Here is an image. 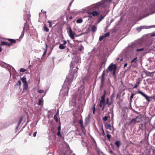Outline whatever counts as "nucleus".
I'll use <instances>...</instances> for the list:
<instances>
[{
    "instance_id": "36",
    "label": "nucleus",
    "mask_w": 155,
    "mask_h": 155,
    "mask_svg": "<svg viewBox=\"0 0 155 155\" xmlns=\"http://www.w3.org/2000/svg\"><path fill=\"white\" fill-rule=\"evenodd\" d=\"M107 118H108V117L107 116H105L103 118V120L104 121H105L107 120Z\"/></svg>"
},
{
    "instance_id": "57",
    "label": "nucleus",
    "mask_w": 155,
    "mask_h": 155,
    "mask_svg": "<svg viewBox=\"0 0 155 155\" xmlns=\"http://www.w3.org/2000/svg\"><path fill=\"white\" fill-rule=\"evenodd\" d=\"M102 130H103V133H102V134L103 135H104L105 133H104V130H103V128H102Z\"/></svg>"
},
{
    "instance_id": "24",
    "label": "nucleus",
    "mask_w": 155,
    "mask_h": 155,
    "mask_svg": "<svg viewBox=\"0 0 155 155\" xmlns=\"http://www.w3.org/2000/svg\"><path fill=\"white\" fill-rule=\"evenodd\" d=\"M44 31L46 32H48L49 31V29L45 26V25L44 24Z\"/></svg>"
},
{
    "instance_id": "42",
    "label": "nucleus",
    "mask_w": 155,
    "mask_h": 155,
    "mask_svg": "<svg viewBox=\"0 0 155 155\" xmlns=\"http://www.w3.org/2000/svg\"><path fill=\"white\" fill-rule=\"evenodd\" d=\"M38 92L39 93H43L44 92V91L42 90H39L38 91Z\"/></svg>"
},
{
    "instance_id": "3",
    "label": "nucleus",
    "mask_w": 155,
    "mask_h": 155,
    "mask_svg": "<svg viewBox=\"0 0 155 155\" xmlns=\"http://www.w3.org/2000/svg\"><path fill=\"white\" fill-rule=\"evenodd\" d=\"M105 105L106 102L105 100V95H104L101 97L99 104V107H102V110H104Z\"/></svg>"
},
{
    "instance_id": "47",
    "label": "nucleus",
    "mask_w": 155,
    "mask_h": 155,
    "mask_svg": "<svg viewBox=\"0 0 155 155\" xmlns=\"http://www.w3.org/2000/svg\"><path fill=\"white\" fill-rule=\"evenodd\" d=\"M37 132H35L33 134V136L34 137H35L36 135Z\"/></svg>"
},
{
    "instance_id": "13",
    "label": "nucleus",
    "mask_w": 155,
    "mask_h": 155,
    "mask_svg": "<svg viewBox=\"0 0 155 155\" xmlns=\"http://www.w3.org/2000/svg\"><path fill=\"white\" fill-rule=\"evenodd\" d=\"M90 121L89 116H88L87 117L85 118V124L86 125L88 124Z\"/></svg>"
},
{
    "instance_id": "6",
    "label": "nucleus",
    "mask_w": 155,
    "mask_h": 155,
    "mask_svg": "<svg viewBox=\"0 0 155 155\" xmlns=\"http://www.w3.org/2000/svg\"><path fill=\"white\" fill-rule=\"evenodd\" d=\"M68 29H69V32H68L69 36L71 39H74L75 38V33L72 31L71 27H69Z\"/></svg>"
},
{
    "instance_id": "50",
    "label": "nucleus",
    "mask_w": 155,
    "mask_h": 155,
    "mask_svg": "<svg viewBox=\"0 0 155 155\" xmlns=\"http://www.w3.org/2000/svg\"><path fill=\"white\" fill-rule=\"evenodd\" d=\"M138 85H137V84H136V85H135L134 86V87H133V88H136L138 86Z\"/></svg>"
},
{
    "instance_id": "46",
    "label": "nucleus",
    "mask_w": 155,
    "mask_h": 155,
    "mask_svg": "<svg viewBox=\"0 0 155 155\" xmlns=\"http://www.w3.org/2000/svg\"><path fill=\"white\" fill-rule=\"evenodd\" d=\"M46 51H47L46 50L45 51H44V52L42 54L43 57L45 55V54H46Z\"/></svg>"
},
{
    "instance_id": "31",
    "label": "nucleus",
    "mask_w": 155,
    "mask_h": 155,
    "mask_svg": "<svg viewBox=\"0 0 155 155\" xmlns=\"http://www.w3.org/2000/svg\"><path fill=\"white\" fill-rule=\"evenodd\" d=\"M136 94V92L135 93H132L131 94V96L130 97V100H132L134 96Z\"/></svg>"
},
{
    "instance_id": "33",
    "label": "nucleus",
    "mask_w": 155,
    "mask_h": 155,
    "mask_svg": "<svg viewBox=\"0 0 155 155\" xmlns=\"http://www.w3.org/2000/svg\"><path fill=\"white\" fill-rule=\"evenodd\" d=\"M81 129L82 130V131H84V130H85V128H84L83 124L81 125Z\"/></svg>"
},
{
    "instance_id": "39",
    "label": "nucleus",
    "mask_w": 155,
    "mask_h": 155,
    "mask_svg": "<svg viewBox=\"0 0 155 155\" xmlns=\"http://www.w3.org/2000/svg\"><path fill=\"white\" fill-rule=\"evenodd\" d=\"M143 49H144L143 48H140V49H137L136 50V51H143Z\"/></svg>"
},
{
    "instance_id": "14",
    "label": "nucleus",
    "mask_w": 155,
    "mask_h": 155,
    "mask_svg": "<svg viewBox=\"0 0 155 155\" xmlns=\"http://www.w3.org/2000/svg\"><path fill=\"white\" fill-rule=\"evenodd\" d=\"M97 27L95 25L92 26L91 27V30L92 32H94L96 31Z\"/></svg>"
},
{
    "instance_id": "53",
    "label": "nucleus",
    "mask_w": 155,
    "mask_h": 155,
    "mask_svg": "<svg viewBox=\"0 0 155 155\" xmlns=\"http://www.w3.org/2000/svg\"><path fill=\"white\" fill-rule=\"evenodd\" d=\"M151 73H150V72H148L147 73V74L148 75V76H150V74H151Z\"/></svg>"
},
{
    "instance_id": "62",
    "label": "nucleus",
    "mask_w": 155,
    "mask_h": 155,
    "mask_svg": "<svg viewBox=\"0 0 155 155\" xmlns=\"http://www.w3.org/2000/svg\"><path fill=\"white\" fill-rule=\"evenodd\" d=\"M2 51V49L0 47V52Z\"/></svg>"
},
{
    "instance_id": "29",
    "label": "nucleus",
    "mask_w": 155,
    "mask_h": 155,
    "mask_svg": "<svg viewBox=\"0 0 155 155\" xmlns=\"http://www.w3.org/2000/svg\"><path fill=\"white\" fill-rule=\"evenodd\" d=\"M82 21V20L80 18L77 20L76 22L77 23H81Z\"/></svg>"
},
{
    "instance_id": "15",
    "label": "nucleus",
    "mask_w": 155,
    "mask_h": 155,
    "mask_svg": "<svg viewBox=\"0 0 155 155\" xmlns=\"http://www.w3.org/2000/svg\"><path fill=\"white\" fill-rule=\"evenodd\" d=\"M43 99H40L38 100V104L40 106H43Z\"/></svg>"
},
{
    "instance_id": "26",
    "label": "nucleus",
    "mask_w": 155,
    "mask_h": 155,
    "mask_svg": "<svg viewBox=\"0 0 155 155\" xmlns=\"http://www.w3.org/2000/svg\"><path fill=\"white\" fill-rule=\"evenodd\" d=\"M137 57H136V58H135L133 60H132L131 61V63H132L134 62L135 63H136L137 61Z\"/></svg>"
},
{
    "instance_id": "23",
    "label": "nucleus",
    "mask_w": 155,
    "mask_h": 155,
    "mask_svg": "<svg viewBox=\"0 0 155 155\" xmlns=\"http://www.w3.org/2000/svg\"><path fill=\"white\" fill-rule=\"evenodd\" d=\"M115 144L118 147H119L120 145V142L119 141H117L115 142Z\"/></svg>"
},
{
    "instance_id": "17",
    "label": "nucleus",
    "mask_w": 155,
    "mask_h": 155,
    "mask_svg": "<svg viewBox=\"0 0 155 155\" xmlns=\"http://www.w3.org/2000/svg\"><path fill=\"white\" fill-rule=\"evenodd\" d=\"M123 59V58L121 57L120 58H118L116 59L115 61H117V63H119L122 61Z\"/></svg>"
},
{
    "instance_id": "18",
    "label": "nucleus",
    "mask_w": 155,
    "mask_h": 155,
    "mask_svg": "<svg viewBox=\"0 0 155 155\" xmlns=\"http://www.w3.org/2000/svg\"><path fill=\"white\" fill-rule=\"evenodd\" d=\"M65 48L66 46L63 44H60L59 46V48L61 49H64Z\"/></svg>"
},
{
    "instance_id": "22",
    "label": "nucleus",
    "mask_w": 155,
    "mask_h": 155,
    "mask_svg": "<svg viewBox=\"0 0 155 155\" xmlns=\"http://www.w3.org/2000/svg\"><path fill=\"white\" fill-rule=\"evenodd\" d=\"M58 115H54V119L57 122H58Z\"/></svg>"
},
{
    "instance_id": "40",
    "label": "nucleus",
    "mask_w": 155,
    "mask_h": 155,
    "mask_svg": "<svg viewBox=\"0 0 155 155\" xmlns=\"http://www.w3.org/2000/svg\"><path fill=\"white\" fill-rule=\"evenodd\" d=\"M48 23H49V27H52V24L51 22L50 21H48Z\"/></svg>"
},
{
    "instance_id": "34",
    "label": "nucleus",
    "mask_w": 155,
    "mask_h": 155,
    "mask_svg": "<svg viewBox=\"0 0 155 155\" xmlns=\"http://www.w3.org/2000/svg\"><path fill=\"white\" fill-rule=\"evenodd\" d=\"M104 38V37L103 35L100 36L99 38V41H101Z\"/></svg>"
},
{
    "instance_id": "49",
    "label": "nucleus",
    "mask_w": 155,
    "mask_h": 155,
    "mask_svg": "<svg viewBox=\"0 0 155 155\" xmlns=\"http://www.w3.org/2000/svg\"><path fill=\"white\" fill-rule=\"evenodd\" d=\"M58 131H60V130H61V129L60 126H59L58 127Z\"/></svg>"
},
{
    "instance_id": "16",
    "label": "nucleus",
    "mask_w": 155,
    "mask_h": 155,
    "mask_svg": "<svg viewBox=\"0 0 155 155\" xmlns=\"http://www.w3.org/2000/svg\"><path fill=\"white\" fill-rule=\"evenodd\" d=\"M112 0H103L101 1L102 4H106L108 2H110Z\"/></svg>"
},
{
    "instance_id": "61",
    "label": "nucleus",
    "mask_w": 155,
    "mask_h": 155,
    "mask_svg": "<svg viewBox=\"0 0 155 155\" xmlns=\"http://www.w3.org/2000/svg\"><path fill=\"white\" fill-rule=\"evenodd\" d=\"M24 31H23V32H22V33L21 34V36H23L24 35Z\"/></svg>"
},
{
    "instance_id": "9",
    "label": "nucleus",
    "mask_w": 155,
    "mask_h": 155,
    "mask_svg": "<svg viewBox=\"0 0 155 155\" xmlns=\"http://www.w3.org/2000/svg\"><path fill=\"white\" fill-rule=\"evenodd\" d=\"M106 128L107 129L110 130L113 132L114 130V128L113 126H112L110 124H107L105 126Z\"/></svg>"
},
{
    "instance_id": "25",
    "label": "nucleus",
    "mask_w": 155,
    "mask_h": 155,
    "mask_svg": "<svg viewBox=\"0 0 155 155\" xmlns=\"http://www.w3.org/2000/svg\"><path fill=\"white\" fill-rule=\"evenodd\" d=\"M84 48L82 45H81L78 48V50L80 51H81L84 49Z\"/></svg>"
},
{
    "instance_id": "52",
    "label": "nucleus",
    "mask_w": 155,
    "mask_h": 155,
    "mask_svg": "<svg viewBox=\"0 0 155 155\" xmlns=\"http://www.w3.org/2000/svg\"><path fill=\"white\" fill-rule=\"evenodd\" d=\"M68 90H69V87H68V90H67V92H66V93H65V94H68Z\"/></svg>"
},
{
    "instance_id": "43",
    "label": "nucleus",
    "mask_w": 155,
    "mask_h": 155,
    "mask_svg": "<svg viewBox=\"0 0 155 155\" xmlns=\"http://www.w3.org/2000/svg\"><path fill=\"white\" fill-rule=\"evenodd\" d=\"M57 135L58 136H59L60 137H61V134L60 131H58V132L57 133Z\"/></svg>"
},
{
    "instance_id": "55",
    "label": "nucleus",
    "mask_w": 155,
    "mask_h": 155,
    "mask_svg": "<svg viewBox=\"0 0 155 155\" xmlns=\"http://www.w3.org/2000/svg\"><path fill=\"white\" fill-rule=\"evenodd\" d=\"M58 111H59V110H57V111L56 113L55 114V115H58Z\"/></svg>"
},
{
    "instance_id": "38",
    "label": "nucleus",
    "mask_w": 155,
    "mask_h": 155,
    "mask_svg": "<svg viewBox=\"0 0 155 155\" xmlns=\"http://www.w3.org/2000/svg\"><path fill=\"white\" fill-rule=\"evenodd\" d=\"M111 135L109 134H107V137L108 139L109 140H110V137H111Z\"/></svg>"
},
{
    "instance_id": "11",
    "label": "nucleus",
    "mask_w": 155,
    "mask_h": 155,
    "mask_svg": "<svg viewBox=\"0 0 155 155\" xmlns=\"http://www.w3.org/2000/svg\"><path fill=\"white\" fill-rule=\"evenodd\" d=\"M104 71L101 75V84L102 86L104 84V76H105Z\"/></svg>"
},
{
    "instance_id": "5",
    "label": "nucleus",
    "mask_w": 155,
    "mask_h": 155,
    "mask_svg": "<svg viewBox=\"0 0 155 155\" xmlns=\"http://www.w3.org/2000/svg\"><path fill=\"white\" fill-rule=\"evenodd\" d=\"M21 80L23 83V92H25L27 90L28 87V84L26 80V78L25 77H23Z\"/></svg>"
},
{
    "instance_id": "10",
    "label": "nucleus",
    "mask_w": 155,
    "mask_h": 155,
    "mask_svg": "<svg viewBox=\"0 0 155 155\" xmlns=\"http://www.w3.org/2000/svg\"><path fill=\"white\" fill-rule=\"evenodd\" d=\"M93 11L92 12H88V14L89 15H92L94 16H97L100 13V12L97 11Z\"/></svg>"
},
{
    "instance_id": "30",
    "label": "nucleus",
    "mask_w": 155,
    "mask_h": 155,
    "mask_svg": "<svg viewBox=\"0 0 155 155\" xmlns=\"http://www.w3.org/2000/svg\"><path fill=\"white\" fill-rule=\"evenodd\" d=\"M110 32H107L106 33H105V34H104L103 35V36H104V38H105L106 37L109 36L110 35Z\"/></svg>"
},
{
    "instance_id": "63",
    "label": "nucleus",
    "mask_w": 155,
    "mask_h": 155,
    "mask_svg": "<svg viewBox=\"0 0 155 155\" xmlns=\"http://www.w3.org/2000/svg\"><path fill=\"white\" fill-rule=\"evenodd\" d=\"M80 35H77L76 36V37H78V36H79Z\"/></svg>"
},
{
    "instance_id": "7",
    "label": "nucleus",
    "mask_w": 155,
    "mask_h": 155,
    "mask_svg": "<svg viewBox=\"0 0 155 155\" xmlns=\"http://www.w3.org/2000/svg\"><path fill=\"white\" fill-rule=\"evenodd\" d=\"M101 5H99L97 4H96L92 5L91 6H89L88 8L90 11H94L96 10L100 5L101 6Z\"/></svg>"
},
{
    "instance_id": "1",
    "label": "nucleus",
    "mask_w": 155,
    "mask_h": 155,
    "mask_svg": "<svg viewBox=\"0 0 155 155\" xmlns=\"http://www.w3.org/2000/svg\"><path fill=\"white\" fill-rule=\"evenodd\" d=\"M79 60V57L78 56H76L71 62L70 65V73L67 76L66 79L64 82V84L70 85L74 77L75 76H77V71L78 70V66Z\"/></svg>"
},
{
    "instance_id": "19",
    "label": "nucleus",
    "mask_w": 155,
    "mask_h": 155,
    "mask_svg": "<svg viewBox=\"0 0 155 155\" xmlns=\"http://www.w3.org/2000/svg\"><path fill=\"white\" fill-rule=\"evenodd\" d=\"M22 117H20V120L18 122V125L16 127V129H17L18 128L20 124L21 123L22 120Z\"/></svg>"
},
{
    "instance_id": "32",
    "label": "nucleus",
    "mask_w": 155,
    "mask_h": 155,
    "mask_svg": "<svg viewBox=\"0 0 155 155\" xmlns=\"http://www.w3.org/2000/svg\"><path fill=\"white\" fill-rule=\"evenodd\" d=\"M104 18V16H103L102 15H101L100 17L98 18V23H99L102 19Z\"/></svg>"
},
{
    "instance_id": "64",
    "label": "nucleus",
    "mask_w": 155,
    "mask_h": 155,
    "mask_svg": "<svg viewBox=\"0 0 155 155\" xmlns=\"http://www.w3.org/2000/svg\"><path fill=\"white\" fill-rule=\"evenodd\" d=\"M47 46H48L47 45V44H46V48H47Z\"/></svg>"
},
{
    "instance_id": "58",
    "label": "nucleus",
    "mask_w": 155,
    "mask_h": 155,
    "mask_svg": "<svg viewBox=\"0 0 155 155\" xmlns=\"http://www.w3.org/2000/svg\"><path fill=\"white\" fill-rule=\"evenodd\" d=\"M78 41V42H81V41H78V40H74V41Z\"/></svg>"
},
{
    "instance_id": "54",
    "label": "nucleus",
    "mask_w": 155,
    "mask_h": 155,
    "mask_svg": "<svg viewBox=\"0 0 155 155\" xmlns=\"http://www.w3.org/2000/svg\"><path fill=\"white\" fill-rule=\"evenodd\" d=\"M155 27V26L153 25V26H151L149 27L148 28H151L152 27Z\"/></svg>"
},
{
    "instance_id": "44",
    "label": "nucleus",
    "mask_w": 155,
    "mask_h": 155,
    "mask_svg": "<svg viewBox=\"0 0 155 155\" xmlns=\"http://www.w3.org/2000/svg\"><path fill=\"white\" fill-rule=\"evenodd\" d=\"M141 28H137L136 29L137 31H138L139 32L141 31Z\"/></svg>"
},
{
    "instance_id": "48",
    "label": "nucleus",
    "mask_w": 155,
    "mask_h": 155,
    "mask_svg": "<svg viewBox=\"0 0 155 155\" xmlns=\"http://www.w3.org/2000/svg\"><path fill=\"white\" fill-rule=\"evenodd\" d=\"M67 43V42L66 41H63V43L62 44L63 45H65Z\"/></svg>"
},
{
    "instance_id": "41",
    "label": "nucleus",
    "mask_w": 155,
    "mask_h": 155,
    "mask_svg": "<svg viewBox=\"0 0 155 155\" xmlns=\"http://www.w3.org/2000/svg\"><path fill=\"white\" fill-rule=\"evenodd\" d=\"M108 100H109V99L108 98H107V100L106 104H108V106H109L111 104L110 103H108Z\"/></svg>"
},
{
    "instance_id": "8",
    "label": "nucleus",
    "mask_w": 155,
    "mask_h": 155,
    "mask_svg": "<svg viewBox=\"0 0 155 155\" xmlns=\"http://www.w3.org/2000/svg\"><path fill=\"white\" fill-rule=\"evenodd\" d=\"M137 93L143 96V97H145L147 101L149 102H150V100L149 99V97L146 94L140 91H137Z\"/></svg>"
},
{
    "instance_id": "45",
    "label": "nucleus",
    "mask_w": 155,
    "mask_h": 155,
    "mask_svg": "<svg viewBox=\"0 0 155 155\" xmlns=\"http://www.w3.org/2000/svg\"><path fill=\"white\" fill-rule=\"evenodd\" d=\"M79 123L80 124V125L83 124V121L82 120H80L79 121Z\"/></svg>"
},
{
    "instance_id": "59",
    "label": "nucleus",
    "mask_w": 155,
    "mask_h": 155,
    "mask_svg": "<svg viewBox=\"0 0 155 155\" xmlns=\"http://www.w3.org/2000/svg\"><path fill=\"white\" fill-rule=\"evenodd\" d=\"M152 36H155V33L151 35Z\"/></svg>"
},
{
    "instance_id": "51",
    "label": "nucleus",
    "mask_w": 155,
    "mask_h": 155,
    "mask_svg": "<svg viewBox=\"0 0 155 155\" xmlns=\"http://www.w3.org/2000/svg\"><path fill=\"white\" fill-rule=\"evenodd\" d=\"M110 153L112 154V155H116L115 153H113L112 151H110Z\"/></svg>"
},
{
    "instance_id": "4",
    "label": "nucleus",
    "mask_w": 155,
    "mask_h": 155,
    "mask_svg": "<svg viewBox=\"0 0 155 155\" xmlns=\"http://www.w3.org/2000/svg\"><path fill=\"white\" fill-rule=\"evenodd\" d=\"M8 41L10 43H8L5 41H2L1 44V45H6L8 46H10L12 45L13 43H15L16 41L14 39H8Z\"/></svg>"
},
{
    "instance_id": "27",
    "label": "nucleus",
    "mask_w": 155,
    "mask_h": 155,
    "mask_svg": "<svg viewBox=\"0 0 155 155\" xmlns=\"http://www.w3.org/2000/svg\"><path fill=\"white\" fill-rule=\"evenodd\" d=\"M21 81H19L16 84V86L20 87L21 85Z\"/></svg>"
},
{
    "instance_id": "37",
    "label": "nucleus",
    "mask_w": 155,
    "mask_h": 155,
    "mask_svg": "<svg viewBox=\"0 0 155 155\" xmlns=\"http://www.w3.org/2000/svg\"><path fill=\"white\" fill-rule=\"evenodd\" d=\"M95 104H94V106L92 108V110H93V113L94 114H95Z\"/></svg>"
},
{
    "instance_id": "12",
    "label": "nucleus",
    "mask_w": 155,
    "mask_h": 155,
    "mask_svg": "<svg viewBox=\"0 0 155 155\" xmlns=\"http://www.w3.org/2000/svg\"><path fill=\"white\" fill-rule=\"evenodd\" d=\"M136 120L135 118H133L132 119L130 122V125H134V124L135 123H137V122H136Z\"/></svg>"
},
{
    "instance_id": "20",
    "label": "nucleus",
    "mask_w": 155,
    "mask_h": 155,
    "mask_svg": "<svg viewBox=\"0 0 155 155\" xmlns=\"http://www.w3.org/2000/svg\"><path fill=\"white\" fill-rule=\"evenodd\" d=\"M141 81V79L140 78H138L137 80L136 84L137 85H139Z\"/></svg>"
},
{
    "instance_id": "56",
    "label": "nucleus",
    "mask_w": 155,
    "mask_h": 155,
    "mask_svg": "<svg viewBox=\"0 0 155 155\" xmlns=\"http://www.w3.org/2000/svg\"><path fill=\"white\" fill-rule=\"evenodd\" d=\"M127 66V63H125L124 64V67H126Z\"/></svg>"
},
{
    "instance_id": "60",
    "label": "nucleus",
    "mask_w": 155,
    "mask_h": 155,
    "mask_svg": "<svg viewBox=\"0 0 155 155\" xmlns=\"http://www.w3.org/2000/svg\"><path fill=\"white\" fill-rule=\"evenodd\" d=\"M63 91V88L62 89H61V92H62Z\"/></svg>"
},
{
    "instance_id": "21",
    "label": "nucleus",
    "mask_w": 155,
    "mask_h": 155,
    "mask_svg": "<svg viewBox=\"0 0 155 155\" xmlns=\"http://www.w3.org/2000/svg\"><path fill=\"white\" fill-rule=\"evenodd\" d=\"M136 121L137 122V123L140 122L141 120V119L138 117H136Z\"/></svg>"
},
{
    "instance_id": "28",
    "label": "nucleus",
    "mask_w": 155,
    "mask_h": 155,
    "mask_svg": "<svg viewBox=\"0 0 155 155\" xmlns=\"http://www.w3.org/2000/svg\"><path fill=\"white\" fill-rule=\"evenodd\" d=\"M143 124H140L139 125V128L141 129V130H143Z\"/></svg>"
},
{
    "instance_id": "35",
    "label": "nucleus",
    "mask_w": 155,
    "mask_h": 155,
    "mask_svg": "<svg viewBox=\"0 0 155 155\" xmlns=\"http://www.w3.org/2000/svg\"><path fill=\"white\" fill-rule=\"evenodd\" d=\"M26 71V70L23 68H21L20 69V71L21 72H24Z\"/></svg>"
},
{
    "instance_id": "2",
    "label": "nucleus",
    "mask_w": 155,
    "mask_h": 155,
    "mask_svg": "<svg viewBox=\"0 0 155 155\" xmlns=\"http://www.w3.org/2000/svg\"><path fill=\"white\" fill-rule=\"evenodd\" d=\"M117 66L115 64L111 63L108 67L107 72L112 71L113 75H114L117 70Z\"/></svg>"
}]
</instances>
